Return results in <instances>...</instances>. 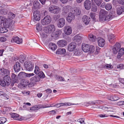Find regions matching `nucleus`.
I'll use <instances>...</instances> for the list:
<instances>
[{"instance_id": "13d9d810", "label": "nucleus", "mask_w": 124, "mask_h": 124, "mask_svg": "<svg viewBox=\"0 0 124 124\" xmlns=\"http://www.w3.org/2000/svg\"><path fill=\"white\" fill-rule=\"evenodd\" d=\"M117 68L120 69H124V65L122 64H118L117 66Z\"/></svg>"}, {"instance_id": "7ed1b4c3", "label": "nucleus", "mask_w": 124, "mask_h": 124, "mask_svg": "<svg viewBox=\"0 0 124 124\" xmlns=\"http://www.w3.org/2000/svg\"><path fill=\"white\" fill-rule=\"evenodd\" d=\"M48 10L51 13L54 14H57L59 12L60 9L58 7L52 5L49 7Z\"/></svg>"}, {"instance_id": "9d476101", "label": "nucleus", "mask_w": 124, "mask_h": 124, "mask_svg": "<svg viewBox=\"0 0 124 124\" xmlns=\"http://www.w3.org/2000/svg\"><path fill=\"white\" fill-rule=\"evenodd\" d=\"M97 41L99 46L101 47L104 46L105 43V39L101 37L98 38Z\"/></svg>"}, {"instance_id": "423d86ee", "label": "nucleus", "mask_w": 124, "mask_h": 124, "mask_svg": "<svg viewBox=\"0 0 124 124\" xmlns=\"http://www.w3.org/2000/svg\"><path fill=\"white\" fill-rule=\"evenodd\" d=\"M33 21L34 22H35V21H39L41 18L40 13L38 11L36 10L33 13Z\"/></svg>"}, {"instance_id": "6ab92c4d", "label": "nucleus", "mask_w": 124, "mask_h": 124, "mask_svg": "<svg viewBox=\"0 0 124 124\" xmlns=\"http://www.w3.org/2000/svg\"><path fill=\"white\" fill-rule=\"evenodd\" d=\"M82 49L85 52H87L89 50V46L87 44L83 43L82 45Z\"/></svg>"}, {"instance_id": "49530a36", "label": "nucleus", "mask_w": 124, "mask_h": 124, "mask_svg": "<svg viewBox=\"0 0 124 124\" xmlns=\"http://www.w3.org/2000/svg\"><path fill=\"white\" fill-rule=\"evenodd\" d=\"M38 76L40 78H43L45 77V75L42 71L40 72L38 74Z\"/></svg>"}, {"instance_id": "4c0bfd02", "label": "nucleus", "mask_w": 124, "mask_h": 124, "mask_svg": "<svg viewBox=\"0 0 124 124\" xmlns=\"http://www.w3.org/2000/svg\"><path fill=\"white\" fill-rule=\"evenodd\" d=\"M41 71L39 69V66L36 65L34 71V73L36 74H38Z\"/></svg>"}, {"instance_id": "338daca9", "label": "nucleus", "mask_w": 124, "mask_h": 124, "mask_svg": "<svg viewBox=\"0 0 124 124\" xmlns=\"http://www.w3.org/2000/svg\"><path fill=\"white\" fill-rule=\"evenodd\" d=\"M117 104L119 105H124V101H120L117 103Z\"/></svg>"}, {"instance_id": "c85d7f7f", "label": "nucleus", "mask_w": 124, "mask_h": 124, "mask_svg": "<svg viewBox=\"0 0 124 124\" xmlns=\"http://www.w3.org/2000/svg\"><path fill=\"white\" fill-rule=\"evenodd\" d=\"M108 37L109 40L110 42H112L113 41L114 42L115 40V36L113 34H111L108 35Z\"/></svg>"}, {"instance_id": "0e129e2a", "label": "nucleus", "mask_w": 124, "mask_h": 124, "mask_svg": "<svg viewBox=\"0 0 124 124\" xmlns=\"http://www.w3.org/2000/svg\"><path fill=\"white\" fill-rule=\"evenodd\" d=\"M60 17L59 15H55L54 16V18L55 21H57L59 19Z\"/></svg>"}, {"instance_id": "de8ad7c7", "label": "nucleus", "mask_w": 124, "mask_h": 124, "mask_svg": "<svg viewBox=\"0 0 124 124\" xmlns=\"http://www.w3.org/2000/svg\"><path fill=\"white\" fill-rule=\"evenodd\" d=\"M6 121V119L4 117H0V124L4 123Z\"/></svg>"}, {"instance_id": "20e7f679", "label": "nucleus", "mask_w": 124, "mask_h": 124, "mask_svg": "<svg viewBox=\"0 0 124 124\" xmlns=\"http://www.w3.org/2000/svg\"><path fill=\"white\" fill-rule=\"evenodd\" d=\"M51 20V17L47 15L41 20V23L43 25H47L50 23Z\"/></svg>"}, {"instance_id": "864d4df0", "label": "nucleus", "mask_w": 124, "mask_h": 124, "mask_svg": "<svg viewBox=\"0 0 124 124\" xmlns=\"http://www.w3.org/2000/svg\"><path fill=\"white\" fill-rule=\"evenodd\" d=\"M77 121L80 122L81 124H85V123L84 122V118L79 119Z\"/></svg>"}, {"instance_id": "a211bd4d", "label": "nucleus", "mask_w": 124, "mask_h": 124, "mask_svg": "<svg viewBox=\"0 0 124 124\" xmlns=\"http://www.w3.org/2000/svg\"><path fill=\"white\" fill-rule=\"evenodd\" d=\"M3 80L6 84V86L9 85L11 82V79L9 76L6 75L4 77Z\"/></svg>"}, {"instance_id": "5fc2aeb1", "label": "nucleus", "mask_w": 124, "mask_h": 124, "mask_svg": "<svg viewBox=\"0 0 124 124\" xmlns=\"http://www.w3.org/2000/svg\"><path fill=\"white\" fill-rule=\"evenodd\" d=\"M89 16L91 18L94 20L95 19V16H96L95 14L94 13H90L89 14Z\"/></svg>"}, {"instance_id": "dca6fc26", "label": "nucleus", "mask_w": 124, "mask_h": 124, "mask_svg": "<svg viewBox=\"0 0 124 124\" xmlns=\"http://www.w3.org/2000/svg\"><path fill=\"white\" fill-rule=\"evenodd\" d=\"M21 69L20 63L18 62H16L14 66V69L16 72L19 71Z\"/></svg>"}, {"instance_id": "e2e57ef3", "label": "nucleus", "mask_w": 124, "mask_h": 124, "mask_svg": "<svg viewBox=\"0 0 124 124\" xmlns=\"http://www.w3.org/2000/svg\"><path fill=\"white\" fill-rule=\"evenodd\" d=\"M118 2L122 4L123 6H124V0H118Z\"/></svg>"}, {"instance_id": "2eb2a0df", "label": "nucleus", "mask_w": 124, "mask_h": 124, "mask_svg": "<svg viewBox=\"0 0 124 124\" xmlns=\"http://www.w3.org/2000/svg\"><path fill=\"white\" fill-rule=\"evenodd\" d=\"M84 5L85 8L87 10H89L91 6V2L89 0H86L84 3Z\"/></svg>"}, {"instance_id": "473e14b6", "label": "nucleus", "mask_w": 124, "mask_h": 124, "mask_svg": "<svg viewBox=\"0 0 124 124\" xmlns=\"http://www.w3.org/2000/svg\"><path fill=\"white\" fill-rule=\"evenodd\" d=\"M70 8V6H69L64 7L63 8L62 11L64 13L66 14L69 11Z\"/></svg>"}, {"instance_id": "1a4fd4ad", "label": "nucleus", "mask_w": 124, "mask_h": 124, "mask_svg": "<svg viewBox=\"0 0 124 124\" xmlns=\"http://www.w3.org/2000/svg\"><path fill=\"white\" fill-rule=\"evenodd\" d=\"M79 104H73L69 102H65L64 103H61L56 104L54 106H51V107L55 106L57 107H59L63 106H70L74 105H78Z\"/></svg>"}, {"instance_id": "f257e3e1", "label": "nucleus", "mask_w": 124, "mask_h": 124, "mask_svg": "<svg viewBox=\"0 0 124 124\" xmlns=\"http://www.w3.org/2000/svg\"><path fill=\"white\" fill-rule=\"evenodd\" d=\"M99 14V20L101 22L109 21L117 16L115 11L113 10L110 11L108 14V12L101 9Z\"/></svg>"}, {"instance_id": "0eeeda50", "label": "nucleus", "mask_w": 124, "mask_h": 124, "mask_svg": "<svg viewBox=\"0 0 124 124\" xmlns=\"http://www.w3.org/2000/svg\"><path fill=\"white\" fill-rule=\"evenodd\" d=\"M121 47V45L120 43H116L113 46L112 49V52L114 54H117Z\"/></svg>"}, {"instance_id": "c756f323", "label": "nucleus", "mask_w": 124, "mask_h": 124, "mask_svg": "<svg viewBox=\"0 0 124 124\" xmlns=\"http://www.w3.org/2000/svg\"><path fill=\"white\" fill-rule=\"evenodd\" d=\"M33 6L35 9H38L40 8L39 3L37 1H35L33 3Z\"/></svg>"}, {"instance_id": "774afa93", "label": "nucleus", "mask_w": 124, "mask_h": 124, "mask_svg": "<svg viewBox=\"0 0 124 124\" xmlns=\"http://www.w3.org/2000/svg\"><path fill=\"white\" fill-rule=\"evenodd\" d=\"M119 52L123 54H124V48H122L119 50Z\"/></svg>"}, {"instance_id": "f03ea898", "label": "nucleus", "mask_w": 124, "mask_h": 124, "mask_svg": "<svg viewBox=\"0 0 124 124\" xmlns=\"http://www.w3.org/2000/svg\"><path fill=\"white\" fill-rule=\"evenodd\" d=\"M34 61L32 60L25 62L24 64L26 70L29 71L32 70L34 68Z\"/></svg>"}, {"instance_id": "ea45409f", "label": "nucleus", "mask_w": 124, "mask_h": 124, "mask_svg": "<svg viewBox=\"0 0 124 124\" xmlns=\"http://www.w3.org/2000/svg\"><path fill=\"white\" fill-rule=\"evenodd\" d=\"M31 80L36 82H38L40 80V78L38 76H36L34 77L31 79Z\"/></svg>"}, {"instance_id": "09e8293b", "label": "nucleus", "mask_w": 124, "mask_h": 124, "mask_svg": "<svg viewBox=\"0 0 124 124\" xmlns=\"http://www.w3.org/2000/svg\"><path fill=\"white\" fill-rule=\"evenodd\" d=\"M5 19V17L3 16H0V25L3 23Z\"/></svg>"}, {"instance_id": "aec40b11", "label": "nucleus", "mask_w": 124, "mask_h": 124, "mask_svg": "<svg viewBox=\"0 0 124 124\" xmlns=\"http://www.w3.org/2000/svg\"><path fill=\"white\" fill-rule=\"evenodd\" d=\"M82 20L85 24L87 25L90 21V18L86 16H84L83 17Z\"/></svg>"}, {"instance_id": "bb28decb", "label": "nucleus", "mask_w": 124, "mask_h": 124, "mask_svg": "<svg viewBox=\"0 0 124 124\" xmlns=\"http://www.w3.org/2000/svg\"><path fill=\"white\" fill-rule=\"evenodd\" d=\"M13 40L14 42L18 44H20L22 43L23 41L22 39H20L18 37H16L13 38Z\"/></svg>"}, {"instance_id": "69168bd1", "label": "nucleus", "mask_w": 124, "mask_h": 124, "mask_svg": "<svg viewBox=\"0 0 124 124\" xmlns=\"http://www.w3.org/2000/svg\"><path fill=\"white\" fill-rule=\"evenodd\" d=\"M26 76L27 77H30L34 76V74L33 73H25Z\"/></svg>"}, {"instance_id": "f3484780", "label": "nucleus", "mask_w": 124, "mask_h": 124, "mask_svg": "<svg viewBox=\"0 0 124 124\" xmlns=\"http://www.w3.org/2000/svg\"><path fill=\"white\" fill-rule=\"evenodd\" d=\"M117 14L120 15L123 12H124V6H122V7L119 6H118L117 7Z\"/></svg>"}, {"instance_id": "603ef678", "label": "nucleus", "mask_w": 124, "mask_h": 124, "mask_svg": "<svg viewBox=\"0 0 124 124\" xmlns=\"http://www.w3.org/2000/svg\"><path fill=\"white\" fill-rule=\"evenodd\" d=\"M95 3L98 6H100L102 1V0H94Z\"/></svg>"}, {"instance_id": "052dcab7", "label": "nucleus", "mask_w": 124, "mask_h": 124, "mask_svg": "<svg viewBox=\"0 0 124 124\" xmlns=\"http://www.w3.org/2000/svg\"><path fill=\"white\" fill-rule=\"evenodd\" d=\"M6 40V38L4 37H0V41L1 42H4Z\"/></svg>"}, {"instance_id": "b1692460", "label": "nucleus", "mask_w": 124, "mask_h": 124, "mask_svg": "<svg viewBox=\"0 0 124 124\" xmlns=\"http://www.w3.org/2000/svg\"><path fill=\"white\" fill-rule=\"evenodd\" d=\"M11 79L13 80L15 83H18L19 81L17 79V76L16 75L12 73L11 74Z\"/></svg>"}, {"instance_id": "39448f33", "label": "nucleus", "mask_w": 124, "mask_h": 124, "mask_svg": "<svg viewBox=\"0 0 124 124\" xmlns=\"http://www.w3.org/2000/svg\"><path fill=\"white\" fill-rule=\"evenodd\" d=\"M55 30L54 25L53 24L50 25L49 26L44 27V30L48 33L53 32Z\"/></svg>"}, {"instance_id": "58836bf2", "label": "nucleus", "mask_w": 124, "mask_h": 124, "mask_svg": "<svg viewBox=\"0 0 124 124\" xmlns=\"http://www.w3.org/2000/svg\"><path fill=\"white\" fill-rule=\"evenodd\" d=\"M112 5L111 4L107 3L105 5V8L107 10H109L112 8Z\"/></svg>"}, {"instance_id": "3c124183", "label": "nucleus", "mask_w": 124, "mask_h": 124, "mask_svg": "<svg viewBox=\"0 0 124 124\" xmlns=\"http://www.w3.org/2000/svg\"><path fill=\"white\" fill-rule=\"evenodd\" d=\"M36 27L37 30L38 31H40L42 29V27L41 25L39 24L37 25Z\"/></svg>"}, {"instance_id": "6e6d98bb", "label": "nucleus", "mask_w": 124, "mask_h": 124, "mask_svg": "<svg viewBox=\"0 0 124 124\" xmlns=\"http://www.w3.org/2000/svg\"><path fill=\"white\" fill-rule=\"evenodd\" d=\"M14 25L13 23L12 22L11 24H10L9 26V27L7 28H8L11 30H13L14 29Z\"/></svg>"}, {"instance_id": "c03bdc74", "label": "nucleus", "mask_w": 124, "mask_h": 124, "mask_svg": "<svg viewBox=\"0 0 124 124\" xmlns=\"http://www.w3.org/2000/svg\"><path fill=\"white\" fill-rule=\"evenodd\" d=\"M104 68L106 69H112L113 68V66L110 64H106L104 66Z\"/></svg>"}, {"instance_id": "680f3d73", "label": "nucleus", "mask_w": 124, "mask_h": 124, "mask_svg": "<svg viewBox=\"0 0 124 124\" xmlns=\"http://www.w3.org/2000/svg\"><path fill=\"white\" fill-rule=\"evenodd\" d=\"M57 79L59 81H64V78L62 77L59 76L57 78Z\"/></svg>"}, {"instance_id": "a18cd8bd", "label": "nucleus", "mask_w": 124, "mask_h": 124, "mask_svg": "<svg viewBox=\"0 0 124 124\" xmlns=\"http://www.w3.org/2000/svg\"><path fill=\"white\" fill-rule=\"evenodd\" d=\"M97 9V7L95 5H93L92 6L91 10L93 12H96Z\"/></svg>"}, {"instance_id": "4d7b16f0", "label": "nucleus", "mask_w": 124, "mask_h": 124, "mask_svg": "<svg viewBox=\"0 0 124 124\" xmlns=\"http://www.w3.org/2000/svg\"><path fill=\"white\" fill-rule=\"evenodd\" d=\"M55 33L56 36H57L58 35H60L61 34L62 31L60 30H58L55 32Z\"/></svg>"}, {"instance_id": "f704fd0d", "label": "nucleus", "mask_w": 124, "mask_h": 124, "mask_svg": "<svg viewBox=\"0 0 124 124\" xmlns=\"http://www.w3.org/2000/svg\"><path fill=\"white\" fill-rule=\"evenodd\" d=\"M15 15L12 12H9L8 15V18L10 20H12L14 18Z\"/></svg>"}, {"instance_id": "4be33fe9", "label": "nucleus", "mask_w": 124, "mask_h": 124, "mask_svg": "<svg viewBox=\"0 0 124 124\" xmlns=\"http://www.w3.org/2000/svg\"><path fill=\"white\" fill-rule=\"evenodd\" d=\"M49 33L46 32V31H45L44 30V27L43 28V30L41 31L40 33V35L42 39L46 38Z\"/></svg>"}, {"instance_id": "72a5a7b5", "label": "nucleus", "mask_w": 124, "mask_h": 124, "mask_svg": "<svg viewBox=\"0 0 124 124\" xmlns=\"http://www.w3.org/2000/svg\"><path fill=\"white\" fill-rule=\"evenodd\" d=\"M81 37L79 34H78L75 36L74 38V40L76 42L80 41L81 40Z\"/></svg>"}, {"instance_id": "a878e982", "label": "nucleus", "mask_w": 124, "mask_h": 124, "mask_svg": "<svg viewBox=\"0 0 124 124\" xmlns=\"http://www.w3.org/2000/svg\"><path fill=\"white\" fill-rule=\"evenodd\" d=\"M66 53V50L64 48H59L57 49L56 53L58 54H65Z\"/></svg>"}, {"instance_id": "8fccbe9b", "label": "nucleus", "mask_w": 124, "mask_h": 124, "mask_svg": "<svg viewBox=\"0 0 124 124\" xmlns=\"http://www.w3.org/2000/svg\"><path fill=\"white\" fill-rule=\"evenodd\" d=\"M0 85L2 86H5L6 85V84L4 80H0Z\"/></svg>"}, {"instance_id": "f8f14e48", "label": "nucleus", "mask_w": 124, "mask_h": 124, "mask_svg": "<svg viewBox=\"0 0 124 124\" xmlns=\"http://www.w3.org/2000/svg\"><path fill=\"white\" fill-rule=\"evenodd\" d=\"M65 23V20L63 18H61L58 20L57 25L59 28H62L64 26Z\"/></svg>"}, {"instance_id": "ddd939ff", "label": "nucleus", "mask_w": 124, "mask_h": 124, "mask_svg": "<svg viewBox=\"0 0 124 124\" xmlns=\"http://www.w3.org/2000/svg\"><path fill=\"white\" fill-rule=\"evenodd\" d=\"M75 16L71 13H70L68 15V16L66 17V20L69 23L71 22V21L75 19Z\"/></svg>"}, {"instance_id": "9b49d317", "label": "nucleus", "mask_w": 124, "mask_h": 124, "mask_svg": "<svg viewBox=\"0 0 124 124\" xmlns=\"http://www.w3.org/2000/svg\"><path fill=\"white\" fill-rule=\"evenodd\" d=\"M76 44L75 42H73L69 44L68 46V49L69 51H72L76 48Z\"/></svg>"}, {"instance_id": "7c9ffc66", "label": "nucleus", "mask_w": 124, "mask_h": 124, "mask_svg": "<svg viewBox=\"0 0 124 124\" xmlns=\"http://www.w3.org/2000/svg\"><path fill=\"white\" fill-rule=\"evenodd\" d=\"M88 39L89 40L92 42H94L96 39L95 36L91 34L89 35Z\"/></svg>"}, {"instance_id": "5701e85b", "label": "nucleus", "mask_w": 124, "mask_h": 124, "mask_svg": "<svg viewBox=\"0 0 124 124\" xmlns=\"http://www.w3.org/2000/svg\"><path fill=\"white\" fill-rule=\"evenodd\" d=\"M0 70L3 74L6 76L10 74V71L9 70L5 69L4 68H1L0 69Z\"/></svg>"}, {"instance_id": "2f4dec72", "label": "nucleus", "mask_w": 124, "mask_h": 124, "mask_svg": "<svg viewBox=\"0 0 124 124\" xmlns=\"http://www.w3.org/2000/svg\"><path fill=\"white\" fill-rule=\"evenodd\" d=\"M50 48L52 50H55L57 48V46L54 43H50L49 45Z\"/></svg>"}, {"instance_id": "e433bc0d", "label": "nucleus", "mask_w": 124, "mask_h": 124, "mask_svg": "<svg viewBox=\"0 0 124 124\" xmlns=\"http://www.w3.org/2000/svg\"><path fill=\"white\" fill-rule=\"evenodd\" d=\"M119 98L117 95H115L114 96H111L109 100L112 101H115L119 99Z\"/></svg>"}, {"instance_id": "79ce46f5", "label": "nucleus", "mask_w": 124, "mask_h": 124, "mask_svg": "<svg viewBox=\"0 0 124 124\" xmlns=\"http://www.w3.org/2000/svg\"><path fill=\"white\" fill-rule=\"evenodd\" d=\"M8 31V30L5 27H0V32L4 33Z\"/></svg>"}, {"instance_id": "4468645a", "label": "nucleus", "mask_w": 124, "mask_h": 124, "mask_svg": "<svg viewBox=\"0 0 124 124\" xmlns=\"http://www.w3.org/2000/svg\"><path fill=\"white\" fill-rule=\"evenodd\" d=\"M12 21V20H10L9 19H7L5 17V19L3 23L4 26L7 28L9 27V25L11 24Z\"/></svg>"}, {"instance_id": "393cba45", "label": "nucleus", "mask_w": 124, "mask_h": 124, "mask_svg": "<svg viewBox=\"0 0 124 124\" xmlns=\"http://www.w3.org/2000/svg\"><path fill=\"white\" fill-rule=\"evenodd\" d=\"M11 117L14 119L21 120H22V118H19V115L16 113H13L11 114Z\"/></svg>"}, {"instance_id": "cd10ccee", "label": "nucleus", "mask_w": 124, "mask_h": 124, "mask_svg": "<svg viewBox=\"0 0 124 124\" xmlns=\"http://www.w3.org/2000/svg\"><path fill=\"white\" fill-rule=\"evenodd\" d=\"M29 84V81L27 80L23 79L21 81V84L24 87L26 86Z\"/></svg>"}, {"instance_id": "a19ab883", "label": "nucleus", "mask_w": 124, "mask_h": 124, "mask_svg": "<svg viewBox=\"0 0 124 124\" xmlns=\"http://www.w3.org/2000/svg\"><path fill=\"white\" fill-rule=\"evenodd\" d=\"M25 57L23 55H20L19 57V61L22 63H23L25 60Z\"/></svg>"}, {"instance_id": "412c9836", "label": "nucleus", "mask_w": 124, "mask_h": 124, "mask_svg": "<svg viewBox=\"0 0 124 124\" xmlns=\"http://www.w3.org/2000/svg\"><path fill=\"white\" fill-rule=\"evenodd\" d=\"M57 43L58 46L62 47L67 45V42L65 40H61L58 41Z\"/></svg>"}, {"instance_id": "6e6552de", "label": "nucleus", "mask_w": 124, "mask_h": 124, "mask_svg": "<svg viewBox=\"0 0 124 124\" xmlns=\"http://www.w3.org/2000/svg\"><path fill=\"white\" fill-rule=\"evenodd\" d=\"M64 32L65 34L69 35L72 33V28L71 26L67 25L64 27Z\"/></svg>"}, {"instance_id": "37998d69", "label": "nucleus", "mask_w": 124, "mask_h": 124, "mask_svg": "<svg viewBox=\"0 0 124 124\" xmlns=\"http://www.w3.org/2000/svg\"><path fill=\"white\" fill-rule=\"evenodd\" d=\"M75 12L74 14L77 15H79L81 13V11L78 8H75L74 10Z\"/></svg>"}, {"instance_id": "c9c22d12", "label": "nucleus", "mask_w": 124, "mask_h": 124, "mask_svg": "<svg viewBox=\"0 0 124 124\" xmlns=\"http://www.w3.org/2000/svg\"><path fill=\"white\" fill-rule=\"evenodd\" d=\"M98 101H91L87 103L88 104V105H92L97 104H99L98 102Z\"/></svg>"}, {"instance_id": "bf43d9fd", "label": "nucleus", "mask_w": 124, "mask_h": 124, "mask_svg": "<svg viewBox=\"0 0 124 124\" xmlns=\"http://www.w3.org/2000/svg\"><path fill=\"white\" fill-rule=\"evenodd\" d=\"M89 50L91 52H93L94 50V46L91 45L89 46Z\"/></svg>"}]
</instances>
